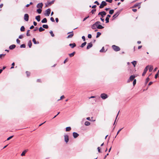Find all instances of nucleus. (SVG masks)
Returning <instances> with one entry per match:
<instances>
[{"instance_id":"obj_1","label":"nucleus","mask_w":159,"mask_h":159,"mask_svg":"<svg viewBox=\"0 0 159 159\" xmlns=\"http://www.w3.org/2000/svg\"><path fill=\"white\" fill-rule=\"evenodd\" d=\"M101 23L100 21H97L94 23L97 28L98 29H102L104 28V27L100 25Z\"/></svg>"},{"instance_id":"obj_2","label":"nucleus","mask_w":159,"mask_h":159,"mask_svg":"<svg viewBox=\"0 0 159 159\" xmlns=\"http://www.w3.org/2000/svg\"><path fill=\"white\" fill-rule=\"evenodd\" d=\"M112 49L115 51L117 52L120 50V48L117 46L115 45H113L112 46Z\"/></svg>"},{"instance_id":"obj_3","label":"nucleus","mask_w":159,"mask_h":159,"mask_svg":"<svg viewBox=\"0 0 159 159\" xmlns=\"http://www.w3.org/2000/svg\"><path fill=\"white\" fill-rule=\"evenodd\" d=\"M122 9H121L117 11L113 16L112 17L115 18L116 17L118 16L120 14V12L122 11Z\"/></svg>"},{"instance_id":"obj_4","label":"nucleus","mask_w":159,"mask_h":159,"mask_svg":"<svg viewBox=\"0 0 159 159\" xmlns=\"http://www.w3.org/2000/svg\"><path fill=\"white\" fill-rule=\"evenodd\" d=\"M107 3L104 1H102L99 7L100 8H102L104 7L107 5Z\"/></svg>"},{"instance_id":"obj_5","label":"nucleus","mask_w":159,"mask_h":159,"mask_svg":"<svg viewBox=\"0 0 159 159\" xmlns=\"http://www.w3.org/2000/svg\"><path fill=\"white\" fill-rule=\"evenodd\" d=\"M107 14V13L105 11H102L99 12L98 15H100L101 17L103 18Z\"/></svg>"},{"instance_id":"obj_6","label":"nucleus","mask_w":159,"mask_h":159,"mask_svg":"<svg viewBox=\"0 0 159 159\" xmlns=\"http://www.w3.org/2000/svg\"><path fill=\"white\" fill-rule=\"evenodd\" d=\"M108 95L105 93H102L100 95V97L103 99H105L108 98Z\"/></svg>"},{"instance_id":"obj_7","label":"nucleus","mask_w":159,"mask_h":159,"mask_svg":"<svg viewBox=\"0 0 159 159\" xmlns=\"http://www.w3.org/2000/svg\"><path fill=\"white\" fill-rule=\"evenodd\" d=\"M55 0H52L51 2H47L45 3V7H48V6H51L52 4H53Z\"/></svg>"},{"instance_id":"obj_8","label":"nucleus","mask_w":159,"mask_h":159,"mask_svg":"<svg viewBox=\"0 0 159 159\" xmlns=\"http://www.w3.org/2000/svg\"><path fill=\"white\" fill-rule=\"evenodd\" d=\"M51 9L50 8L48 9L45 11L46 13H44L45 16H49L51 12Z\"/></svg>"},{"instance_id":"obj_9","label":"nucleus","mask_w":159,"mask_h":159,"mask_svg":"<svg viewBox=\"0 0 159 159\" xmlns=\"http://www.w3.org/2000/svg\"><path fill=\"white\" fill-rule=\"evenodd\" d=\"M64 140L66 143H67L69 140V136L67 134H65L64 135Z\"/></svg>"},{"instance_id":"obj_10","label":"nucleus","mask_w":159,"mask_h":159,"mask_svg":"<svg viewBox=\"0 0 159 159\" xmlns=\"http://www.w3.org/2000/svg\"><path fill=\"white\" fill-rule=\"evenodd\" d=\"M29 16L28 14H25L24 15V20L25 21H28L29 20Z\"/></svg>"},{"instance_id":"obj_11","label":"nucleus","mask_w":159,"mask_h":159,"mask_svg":"<svg viewBox=\"0 0 159 159\" xmlns=\"http://www.w3.org/2000/svg\"><path fill=\"white\" fill-rule=\"evenodd\" d=\"M135 76L134 75H131L129 77V79L128 80L127 82H129L130 81H132L134 80Z\"/></svg>"},{"instance_id":"obj_12","label":"nucleus","mask_w":159,"mask_h":159,"mask_svg":"<svg viewBox=\"0 0 159 159\" xmlns=\"http://www.w3.org/2000/svg\"><path fill=\"white\" fill-rule=\"evenodd\" d=\"M43 6V3L41 2V3H39L38 4H37V5L36 7L37 8H38L42 9V8Z\"/></svg>"},{"instance_id":"obj_13","label":"nucleus","mask_w":159,"mask_h":159,"mask_svg":"<svg viewBox=\"0 0 159 159\" xmlns=\"http://www.w3.org/2000/svg\"><path fill=\"white\" fill-rule=\"evenodd\" d=\"M70 33L71 34L67 36V38H71L73 36L74 34L73 33V31L69 32L67 34H69Z\"/></svg>"},{"instance_id":"obj_14","label":"nucleus","mask_w":159,"mask_h":159,"mask_svg":"<svg viewBox=\"0 0 159 159\" xmlns=\"http://www.w3.org/2000/svg\"><path fill=\"white\" fill-rule=\"evenodd\" d=\"M93 46V44L92 42L88 43L87 46V49H89Z\"/></svg>"},{"instance_id":"obj_15","label":"nucleus","mask_w":159,"mask_h":159,"mask_svg":"<svg viewBox=\"0 0 159 159\" xmlns=\"http://www.w3.org/2000/svg\"><path fill=\"white\" fill-rule=\"evenodd\" d=\"M148 66H147L144 69L143 72L142 74V75L143 76H144L145 75L146 73V72L148 70L147 67H148Z\"/></svg>"},{"instance_id":"obj_16","label":"nucleus","mask_w":159,"mask_h":159,"mask_svg":"<svg viewBox=\"0 0 159 159\" xmlns=\"http://www.w3.org/2000/svg\"><path fill=\"white\" fill-rule=\"evenodd\" d=\"M141 3V2L136 3V4L134 5V6L133 7L135 8L136 7H139V8L140 7Z\"/></svg>"},{"instance_id":"obj_17","label":"nucleus","mask_w":159,"mask_h":159,"mask_svg":"<svg viewBox=\"0 0 159 159\" xmlns=\"http://www.w3.org/2000/svg\"><path fill=\"white\" fill-rule=\"evenodd\" d=\"M73 135L74 138H76L79 136V134L76 132H74L73 133Z\"/></svg>"},{"instance_id":"obj_18","label":"nucleus","mask_w":159,"mask_h":159,"mask_svg":"<svg viewBox=\"0 0 159 159\" xmlns=\"http://www.w3.org/2000/svg\"><path fill=\"white\" fill-rule=\"evenodd\" d=\"M16 47V46L15 44H12L10 45L9 47V48L10 50H13Z\"/></svg>"},{"instance_id":"obj_19","label":"nucleus","mask_w":159,"mask_h":159,"mask_svg":"<svg viewBox=\"0 0 159 159\" xmlns=\"http://www.w3.org/2000/svg\"><path fill=\"white\" fill-rule=\"evenodd\" d=\"M69 45L71 47V48H73L76 46V45L75 43H70Z\"/></svg>"},{"instance_id":"obj_20","label":"nucleus","mask_w":159,"mask_h":159,"mask_svg":"<svg viewBox=\"0 0 159 159\" xmlns=\"http://www.w3.org/2000/svg\"><path fill=\"white\" fill-rule=\"evenodd\" d=\"M35 19L37 20L39 22L40 20L41 19V17L40 15H38L35 17Z\"/></svg>"},{"instance_id":"obj_21","label":"nucleus","mask_w":159,"mask_h":159,"mask_svg":"<svg viewBox=\"0 0 159 159\" xmlns=\"http://www.w3.org/2000/svg\"><path fill=\"white\" fill-rule=\"evenodd\" d=\"M32 41L34 44H38L39 43L38 41H36L35 38H33L32 40Z\"/></svg>"},{"instance_id":"obj_22","label":"nucleus","mask_w":159,"mask_h":159,"mask_svg":"<svg viewBox=\"0 0 159 159\" xmlns=\"http://www.w3.org/2000/svg\"><path fill=\"white\" fill-rule=\"evenodd\" d=\"M47 22V19L45 18H43L41 21V22L42 23H46Z\"/></svg>"},{"instance_id":"obj_23","label":"nucleus","mask_w":159,"mask_h":159,"mask_svg":"<svg viewBox=\"0 0 159 159\" xmlns=\"http://www.w3.org/2000/svg\"><path fill=\"white\" fill-rule=\"evenodd\" d=\"M75 53V52H74L71 53L69 54V55L70 57H72L74 55Z\"/></svg>"},{"instance_id":"obj_24","label":"nucleus","mask_w":159,"mask_h":159,"mask_svg":"<svg viewBox=\"0 0 159 159\" xmlns=\"http://www.w3.org/2000/svg\"><path fill=\"white\" fill-rule=\"evenodd\" d=\"M27 150H25L24 151H23L21 153V156H24L25 155V153L27 152Z\"/></svg>"},{"instance_id":"obj_25","label":"nucleus","mask_w":159,"mask_h":159,"mask_svg":"<svg viewBox=\"0 0 159 159\" xmlns=\"http://www.w3.org/2000/svg\"><path fill=\"white\" fill-rule=\"evenodd\" d=\"M28 45L30 48H31V47L32 46V43H31V40H30L29 41L28 43Z\"/></svg>"},{"instance_id":"obj_26","label":"nucleus","mask_w":159,"mask_h":159,"mask_svg":"<svg viewBox=\"0 0 159 159\" xmlns=\"http://www.w3.org/2000/svg\"><path fill=\"white\" fill-rule=\"evenodd\" d=\"M42 11V9L39 8L37 10V11L39 14L41 13Z\"/></svg>"},{"instance_id":"obj_27","label":"nucleus","mask_w":159,"mask_h":159,"mask_svg":"<svg viewBox=\"0 0 159 159\" xmlns=\"http://www.w3.org/2000/svg\"><path fill=\"white\" fill-rule=\"evenodd\" d=\"M86 42H85L81 44V45L80 46V47L81 48H83L86 45Z\"/></svg>"},{"instance_id":"obj_28","label":"nucleus","mask_w":159,"mask_h":159,"mask_svg":"<svg viewBox=\"0 0 159 159\" xmlns=\"http://www.w3.org/2000/svg\"><path fill=\"white\" fill-rule=\"evenodd\" d=\"M71 129V128L70 127H68L66 128V131H69Z\"/></svg>"},{"instance_id":"obj_29","label":"nucleus","mask_w":159,"mask_h":159,"mask_svg":"<svg viewBox=\"0 0 159 159\" xmlns=\"http://www.w3.org/2000/svg\"><path fill=\"white\" fill-rule=\"evenodd\" d=\"M43 28L47 29L48 28V26L47 25H43L42 26Z\"/></svg>"},{"instance_id":"obj_30","label":"nucleus","mask_w":159,"mask_h":159,"mask_svg":"<svg viewBox=\"0 0 159 159\" xmlns=\"http://www.w3.org/2000/svg\"><path fill=\"white\" fill-rule=\"evenodd\" d=\"M20 30L21 32L24 31L25 30V28L24 26H22L20 28Z\"/></svg>"},{"instance_id":"obj_31","label":"nucleus","mask_w":159,"mask_h":159,"mask_svg":"<svg viewBox=\"0 0 159 159\" xmlns=\"http://www.w3.org/2000/svg\"><path fill=\"white\" fill-rule=\"evenodd\" d=\"M106 51L104 50V47H103L100 50V52H105Z\"/></svg>"},{"instance_id":"obj_32","label":"nucleus","mask_w":159,"mask_h":159,"mask_svg":"<svg viewBox=\"0 0 159 159\" xmlns=\"http://www.w3.org/2000/svg\"><path fill=\"white\" fill-rule=\"evenodd\" d=\"M95 25H96V24H93L92 25V26H91V28H92V29H93V30H95V29H96L97 28L96 27V26H95Z\"/></svg>"},{"instance_id":"obj_33","label":"nucleus","mask_w":159,"mask_h":159,"mask_svg":"<svg viewBox=\"0 0 159 159\" xmlns=\"http://www.w3.org/2000/svg\"><path fill=\"white\" fill-rule=\"evenodd\" d=\"M132 65H133L134 67H135L136 65V64L137 61H133L131 62Z\"/></svg>"},{"instance_id":"obj_34","label":"nucleus","mask_w":159,"mask_h":159,"mask_svg":"<svg viewBox=\"0 0 159 159\" xmlns=\"http://www.w3.org/2000/svg\"><path fill=\"white\" fill-rule=\"evenodd\" d=\"M45 30V29L42 27H41L39 28V32H41Z\"/></svg>"},{"instance_id":"obj_35","label":"nucleus","mask_w":159,"mask_h":159,"mask_svg":"<svg viewBox=\"0 0 159 159\" xmlns=\"http://www.w3.org/2000/svg\"><path fill=\"white\" fill-rule=\"evenodd\" d=\"M84 125L86 126H89L90 125V123L88 121H86L85 122Z\"/></svg>"},{"instance_id":"obj_36","label":"nucleus","mask_w":159,"mask_h":159,"mask_svg":"<svg viewBox=\"0 0 159 159\" xmlns=\"http://www.w3.org/2000/svg\"><path fill=\"white\" fill-rule=\"evenodd\" d=\"M101 34V33L100 32H98L97 33V35L96 37L97 38L99 37Z\"/></svg>"},{"instance_id":"obj_37","label":"nucleus","mask_w":159,"mask_h":159,"mask_svg":"<svg viewBox=\"0 0 159 159\" xmlns=\"http://www.w3.org/2000/svg\"><path fill=\"white\" fill-rule=\"evenodd\" d=\"M6 55V54H1L0 55V58L1 59H2Z\"/></svg>"},{"instance_id":"obj_38","label":"nucleus","mask_w":159,"mask_h":159,"mask_svg":"<svg viewBox=\"0 0 159 159\" xmlns=\"http://www.w3.org/2000/svg\"><path fill=\"white\" fill-rule=\"evenodd\" d=\"M114 12V10L113 9H111L110 10L109 13L110 14L112 15V14Z\"/></svg>"},{"instance_id":"obj_39","label":"nucleus","mask_w":159,"mask_h":159,"mask_svg":"<svg viewBox=\"0 0 159 159\" xmlns=\"http://www.w3.org/2000/svg\"><path fill=\"white\" fill-rule=\"evenodd\" d=\"M49 33L50 34H51V35L52 36V37L54 36V34L53 33V32H52V31L50 30V32H49Z\"/></svg>"},{"instance_id":"obj_40","label":"nucleus","mask_w":159,"mask_h":159,"mask_svg":"<svg viewBox=\"0 0 159 159\" xmlns=\"http://www.w3.org/2000/svg\"><path fill=\"white\" fill-rule=\"evenodd\" d=\"M96 11V9H92L91 11V13H92V14H95V12Z\"/></svg>"},{"instance_id":"obj_41","label":"nucleus","mask_w":159,"mask_h":159,"mask_svg":"<svg viewBox=\"0 0 159 159\" xmlns=\"http://www.w3.org/2000/svg\"><path fill=\"white\" fill-rule=\"evenodd\" d=\"M149 78L148 77L146 79V82H145V84H147V83H148V81H149Z\"/></svg>"},{"instance_id":"obj_42","label":"nucleus","mask_w":159,"mask_h":159,"mask_svg":"<svg viewBox=\"0 0 159 159\" xmlns=\"http://www.w3.org/2000/svg\"><path fill=\"white\" fill-rule=\"evenodd\" d=\"M26 75H27V77H29L30 76V72H29L28 71H26Z\"/></svg>"},{"instance_id":"obj_43","label":"nucleus","mask_w":159,"mask_h":159,"mask_svg":"<svg viewBox=\"0 0 159 159\" xmlns=\"http://www.w3.org/2000/svg\"><path fill=\"white\" fill-rule=\"evenodd\" d=\"M30 31V30H28L27 31V33H26V35L27 36H29L30 35V34L29 33V32Z\"/></svg>"},{"instance_id":"obj_44","label":"nucleus","mask_w":159,"mask_h":159,"mask_svg":"<svg viewBox=\"0 0 159 159\" xmlns=\"http://www.w3.org/2000/svg\"><path fill=\"white\" fill-rule=\"evenodd\" d=\"M20 48H25V44H22L20 46Z\"/></svg>"},{"instance_id":"obj_45","label":"nucleus","mask_w":159,"mask_h":159,"mask_svg":"<svg viewBox=\"0 0 159 159\" xmlns=\"http://www.w3.org/2000/svg\"><path fill=\"white\" fill-rule=\"evenodd\" d=\"M105 20L106 21V23H107L109 22V18H106L105 19Z\"/></svg>"},{"instance_id":"obj_46","label":"nucleus","mask_w":159,"mask_h":159,"mask_svg":"<svg viewBox=\"0 0 159 159\" xmlns=\"http://www.w3.org/2000/svg\"><path fill=\"white\" fill-rule=\"evenodd\" d=\"M13 137V135L11 136L8 138L7 139V140H9L11 139Z\"/></svg>"},{"instance_id":"obj_47","label":"nucleus","mask_w":159,"mask_h":159,"mask_svg":"<svg viewBox=\"0 0 159 159\" xmlns=\"http://www.w3.org/2000/svg\"><path fill=\"white\" fill-rule=\"evenodd\" d=\"M136 79H134L133 80V84L134 86V85L136 84Z\"/></svg>"},{"instance_id":"obj_48","label":"nucleus","mask_w":159,"mask_h":159,"mask_svg":"<svg viewBox=\"0 0 159 159\" xmlns=\"http://www.w3.org/2000/svg\"><path fill=\"white\" fill-rule=\"evenodd\" d=\"M153 69V66H151L149 69V71L150 72Z\"/></svg>"},{"instance_id":"obj_49","label":"nucleus","mask_w":159,"mask_h":159,"mask_svg":"<svg viewBox=\"0 0 159 159\" xmlns=\"http://www.w3.org/2000/svg\"><path fill=\"white\" fill-rule=\"evenodd\" d=\"M101 149H100V147H98V152H99V153H101L102 152L100 150Z\"/></svg>"},{"instance_id":"obj_50","label":"nucleus","mask_w":159,"mask_h":159,"mask_svg":"<svg viewBox=\"0 0 159 159\" xmlns=\"http://www.w3.org/2000/svg\"><path fill=\"white\" fill-rule=\"evenodd\" d=\"M50 20L52 21V22H55V20H54V19L53 17H51L50 18Z\"/></svg>"},{"instance_id":"obj_51","label":"nucleus","mask_w":159,"mask_h":159,"mask_svg":"<svg viewBox=\"0 0 159 159\" xmlns=\"http://www.w3.org/2000/svg\"><path fill=\"white\" fill-rule=\"evenodd\" d=\"M65 98V96L64 95H62L60 97V98L58 100V101H59L60 100Z\"/></svg>"},{"instance_id":"obj_52","label":"nucleus","mask_w":159,"mask_h":159,"mask_svg":"<svg viewBox=\"0 0 159 159\" xmlns=\"http://www.w3.org/2000/svg\"><path fill=\"white\" fill-rule=\"evenodd\" d=\"M123 128H122L120 129H119L118 130V131H117V134H116V135H117L120 132V131L123 129Z\"/></svg>"},{"instance_id":"obj_53","label":"nucleus","mask_w":159,"mask_h":159,"mask_svg":"<svg viewBox=\"0 0 159 159\" xmlns=\"http://www.w3.org/2000/svg\"><path fill=\"white\" fill-rule=\"evenodd\" d=\"M88 38L89 39L91 38H92V35H91V34H88Z\"/></svg>"},{"instance_id":"obj_54","label":"nucleus","mask_w":159,"mask_h":159,"mask_svg":"<svg viewBox=\"0 0 159 159\" xmlns=\"http://www.w3.org/2000/svg\"><path fill=\"white\" fill-rule=\"evenodd\" d=\"M23 37V34H21L19 36V38L20 39H21Z\"/></svg>"},{"instance_id":"obj_55","label":"nucleus","mask_w":159,"mask_h":159,"mask_svg":"<svg viewBox=\"0 0 159 159\" xmlns=\"http://www.w3.org/2000/svg\"><path fill=\"white\" fill-rule=\"evenodd\" d=\"M16 42L17 43L20 44V41L18 39H16Z\"/></svg>"},{"instance_id":"obj_56","label":"nucleus","mask_w":159,"mask_h":159,"mask_svg":"<svg viewBox=\"0 0 159 159\" xmlns=\"http://www.w3.org/2000/svg\"><path fill=\"white\" fill-rule=\"evenodd\" d=\"M158 76V73H157L155 75V79H157Z\"/></svg>"},{"instance_id":"obj_57","label":"nucleus","mask_w":159,"mask_h":159,"mask_svg":"<svg viewBox=\"0 0 159 159\" xmlns=\"http://www.w3.org/2000/svg\"><path fill=\"white\" fill-rule=\"evenodd\" d=\"M106 1L109 3H111L112 1V0H106Z\"/></svg>"},{"instance_id":"obj_58","label":"nucleus","mask_w":159,"mask_h":159,"mask_svg":"<svg viewBox=\"0 0 159 159\" xmlns=\"http://www.w3.org/2000/svg\"><path fill=\"white\" fill-rule=\"evenodd\" d=\"M82 39H83L84 41H85V38L84 36H83L82 37Z\"/></svg>"},{"instance_id":"obj_59","label":"nucleus","mask_w":159,"mask_h":159,"mask_svg":"<svg viewBox=\"0 0 159 159\" xmlns=\"http://www.w3.org/2000/svg\"><path fill=\"white\" fill-rule=\"evenodd\" d=\"M89 17V16H87L86 17H85L84 18L83 20V21H85V20H86Z\"/></svg>"},{"instance_id":"obj_60","label":"nucleus","mask_w":159,"mask_h":159,"mask_svg":"<svg viewBox=\"0 0 159 159\" xmlns=\"http://www.w3.org/2000/svg\"><path fill=\"white\" fill-rule=\"evenodd\" d=\"M94 3L96 4L97 5H99V3L98 2V1H96L94 2Z\"/></svg>"},{"instance_id":"obj_61","label":"nucleus","mask_w":159,"mask_h":159,"mask_svg":"<svg viewBox=\"0 0 159 159\" xmlns=\"http://www.w3.org/2000/svg\"><path fill=\"white\" fill-rule=\"evenodd\" d=\"M33 24L34 26H36L37 25V23L35 21H34L33 22Z\"/></svg>"},{"instance_id":"obj_62","label":"nucleus","mask_w":159,"mask_h":159,"mask_svg":"<svg viewBox=\"0 0 159 159\" xmlns=\"http://www.w3.org/2000/svg\"><path fill=\"white\" fill-rule=\"evenodd\" d=\"M96 7H97L96 5H94L92 7V8H95Z\"/></svg>"},{"instance_id":"obj_63","label":"nucleus","mask_w":159,"mask_h":159,"mask_svg":"<svg viewBox=\"0 0 159 159\" xmlns=\"http://www.w3.org/2000/svg\"><path fill=\"white\" fill-rule=\"evenodd\" d=\"M55 20L57 23H58L59 21L58 19L57 18H56L55 19Z\"/></svg>"},{"instance_id":"obj_64","label":"nucleus","mask_w":159,"mask_h":159,"mask_svg":"<svg viewBox=\"0 0 159 159\" xmlns=\"http://www.w3.org/2000/svg\"><path fill=\"white\" fill-rule=\"evenodd\" d=\"M34 26L33 25H32V26H31L30 27V29H33L34 28Z\"/></svg>"}]
</instances>
